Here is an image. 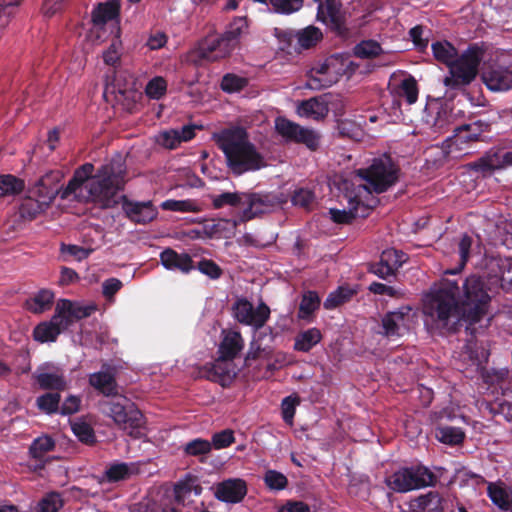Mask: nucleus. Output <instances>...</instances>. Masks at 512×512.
Returning a JSON list of instances; mask_svg holds the SVG:
<instances>
[{"mask_svg":"<svg viewBox=\"0 0 512 512\" xmlns=\"http://www.w3.org/2000/svg\"><path fill=\"white\" fill-rule=\"evenodd\" d=\"M280 204L281 200L275 193H245L243 209L239 213L238 219L234 220V225L249 221L260 214L269 213Z\"/></svg>","mask_w":512,"mask_h":512,"instance_id":"2eb2a0df","label":"nucleus"},{"mask_svg":"<svg viewBox=\"0 0 512 512\" xmlns=\"http://www.w3.org/2000/svg\"><path fill=\"white\" fill-rule=\"evenodd\" d=\"M409 314L410 308L387 313L382 318L381 334L387 338L401 337L409 328Z\"/></svg>","mask_w":512,"mask_h":512,"instance_id":"4be33fe9","label":"nucleus"},{"mask_svg":"<svg viewBox=\"0 0 512 512\" xmlns=\"http://www.w3.org/2000/svg\"><path fill=\"white\" fill-rule=\"evenodd\" d=\"M212 450V444L210 441L196 438L188 443H186L183 447V452L188 456H202L210 453Z\"/></svg>","mask_w":512,"mask_h":512,"instance_id":"6e6d98bb","label":"nucleus"},{"mask_svg":"<svg viewBox=\"0 0 512 512\" xmlns=\"http://www.w3.org/2000/svg\"><path fill=\"white\" fill-rule=\"evenodd\" d=\"M54 293L48 289H41L25 302L27 310L34 314H41L48 311L53 304Z\"/></svg>","mask_w":512,"mask_h":512,"instance_id":"f704fd0d","label":"nucleus"},{"mask_svg":"<svg viewBox=\"0 0 512 512\" xmlns=\"http://www.w3.org/2000/svg\"><path fill=\"white\" fill-rule=\"evenodd\" d=\"M431 47L435 59L449 69L443 81L448 89H463L476 78L481 61L476 49L469 48L458 56L456 48L448 41L434 42Z\"/></svg>","mask_w":512,"mask_h":512,"instance_id":"20e7f679","label":"nucleus"},{"mask_svg":"<svg viewBox=\"0 0 512 512\" xmlns=\"http://www.w3.org/2000/svg\"><path fill=\"white\" fill-rule=\"evenodd\" d=\"M134 466L128 463H113L105 471L107 480L117 482L128 478L133 472Z\"/></svg>","mask_w":512,"mask_h":512,"instance_id":"603ef678","label":"nucleus"},{"mask_svg":"<svg viewBox=\"0 0 512 512\" xmlns=\"http://www.w3.org/2000/svg\"><path fill=\"white\" fill-rule=\"evenodd\" d=\"M412 507L417 512H445L449 502L443 500L437 492L430 491L414 499Z\"/></svg>","mask_w":512,"mask_h":512,"instance_id":"473e14b6","label":"nucleus"},{"mask_svg":"<svg viewBox=\"0 0 512 512\" xmlns=\"http://www.w3.org/2000/svg\"><path fill=\"white\" fill-rule=\"evenodd\" d=\"M436 438L448 445H457L464 439V433L460 428L451 426H439L435 430Z\"/></svg>","mask_w":512,"mask_h":512,"instance_id":"37998d69","label":"nucleus"},{"mask_svg":"<svg viewBox=\"0 0 512 512\" xmlns=\"http://www.w3.org/2000/svg\"><path fill=\"white\" fill-rule=\"evenodd\" d=\"M234 50L223 34H214L202 39L192 53L201 60L213 62L230 56Z\"/></svg>","mask_w":512,"mask_h":512,"instance_id":"a211bd4d","label":"nucleus"},{"mask_svg":"<svg viewBox=\"0 0 512 512\" xmlns=\"http://www.w3.org/2000/svg\"><path fill=\"white\" fill-rule=\"evenodd\" d=\"M320 306V297L314 291H307L303 294L299 307V318H309Z\"/></svg>","mask_w":512,"mask_h":512,"instance_id":"a18cd8bd","label":"nucleus"},{"mask_svg":"<svg viewBox=\"0 0 512 512\" xmlns=\"http://www.w3.org/2000/svg\"><path fill=\"white\" fill-rule=\"evenodd\" d=\"M55 447V441L48 435H42L33 440L30 445L29 453L33 459L40 460L44 455L52 451Z\"/></svg>","mask_w":512,"mask_h":512,"instance_id":"79ce46f5","label":"nucleus"},{"mask_svg":"<svg viewBox=\"0 0 512 512\" xmlns=\"http://www.w3.org/2000/svg\"><path fill=\"white\" fill-rule=\"evenodd\" d=\"M94 166L85 163L74 172L65 188L58 183L61 175L50 171L37 180L31 189V195L48 207L57 195L62 199L73 198L78 201H91L102 207H111L117 203L116 197L125 184L126 166L120 155L103 164L95 174Z\"/></svg>","mask_w":512,"mask_h":512,"instance_id":"f03ea898","label":"nucleus"},{"mask_svg":"<svg viewBox=\"0 0 512 512\" xmlns=\"http://www.w3.org/2000/svg\"><path fill=\"white\" fill-rule=\"evenodd\" d=\"M202 490L203 488L193 476L186 475L174 486L175 501L184 507H189L193 502L191 497L201 495Z\"/></svg>","mask_w":512,"mask_h":512,"instance_id":"2f4dec72","label":"nucleus"},{"mask_svg":"<svg viewBox=\"0 0 512 512\" xmlns=\"http://www.w3.org/2000/svg\"><path fill=\"white\" fill-rule=\"evenodd\" d=\"M435 481L433 472L423 465L401 468L385 478L388 488L398 493L432 486Z\"/></svg>","mask_w":512,"mask_h":512,"instance_id":"9b49d317","label":"nucleus"},{"mask_svg":"<svg viewBox=\"0 0 512 512\" xmlns=\"http://www.w3.org/2000/svg\"><path fill=\"white\" fill-rule=\"evenodd\" d=\"M247 494V485L243 479L230 478L215 486L214 496L221 502L239 503Z\"/></svg>","mask_w":512,"mask_h":512,"instance_id":"412c9836","label":"nucleus"},{"mask_svg":"<svg viewBox=\"0 0 512 512\" xmlns=\"http://www.w3.org/2000/svg\"><path fill=\"white\" fill-rule=\"evenodd\" d=\"M328 113V101L324 95L303 100L297 106V114L300 117L315 121L324 119Z\"/></svg>","mask_w":512,"mask_h":512,"instance_id":"cd10ccee","label":"nucleus"},{"mask_svg":"<svg viewBox=\"0 0 512 512\" xmlns=\"http://www.w3.org/2000/svg\"><path fill=\"white\" fill-rule=\"evenodd\" d=\"M380 260L391 268L392 273L395 275V272L400 268L406 261L407 255L394 248L386 249L382 252L380 256Z\"/></svg>","mask_w":512,"mask_h":512,"instance_id":"8fccbe9b","label":"nucleus"},{"mask_svg":"<svg viewBox=\"0 0 512 512\" xmlns=\"http://www.w3.org/2000/svg\"><path fill=\"white\" fill-rule=\"evenodd\" d=\"M245 193L240 192H225L219 194L213 198V206L214 208H221L225 205H229L232 207H243Z\"/></svg>","mask_w":512,"mask_h":512,"instance_id":"864d4df0","label":"nucleus"},{"mask_svg":"<svg viewBox=\"0 0 512 512\" xmlns=\"http://www.w3.org/2000/svg\"><path fill=\"white\" fill-rule=\"evenodd\" d=\"M490 300L480 276H468L461 287L456 281L441 279L424 296L425 324L441 332H454L465 325L474 334L473 326L487 314Z\"/></svg>","mask_w":512,"mask_h":512,"instance_id":"f257e3e1","label":"nucleus"},{"mask_svg":"<svg viewBox=\"0 0 512 512\" xmlns=\"http://www.w3.org/2000/svg\"><path fill=\"white\" fill-rule=\"evenodd\" d=\"M162 266L169 271H178L188 274L195 269L191 256L187 253H178L172 248H166L160 253Z\"/></svg>","mask_w":512,"mask_h":512,"instance_id":"393cba45","label":"nucleus"},{"mask_svg":"<svg viewBox=\"0 0 512 512\" xmlns=\"http://www.w3.org/2000/svg\"><path fill=\"white\" fill-rule=\"evenodd\" d=\"M472 244H473V238L471 236L464 234L461 237L459 244H458V253L460 256L459 264L457 265V267H455L453 269L446 270L445 274L456 275L464 269L466 263L468 262V260L470 258Z\"/></svg>","mask_w":512,"mask_h":512,"instance_id":"58836bf2","label":"nucleus"},{"mask_svg":"<svg viewBox=\"0 0 512 512\" xmlns=\"http://www.w3.org/2000/svg\"><path fill=\"white\" fill-rule=\"evenodd\" d=\"M25 188L24 181L14 175H0V192L2 195H16Z\"/></svg>","mask_w":512,"mask_h":512,"instance_id":"09e8293b","label":"nucleus"},{"mask_svg":"<svg viewBox=\"0 0 512 512\" xmlns=\"http://www.w3.org/2000/svg\"><path fill=\"white\" fill-rule=\"evenodd\" d=\"M123 210L131 221L138 224H147L154 220L158 214L151 201H125L123 203Z\"/></svg>","mask_w":512,"mask_h":512,"instance_id":"bb28decb","label":"nucleus"},{"mask_svg":"<svg viewBox=\"0 0 512 512\" xmlns=\"http://www.w3.org/2000/svg\"><path fill=\"white\" fill-rule=\"evenodd\" d=\"M343 190L347 200V209H330L331 219L340 224L349 223L357 217H366L369 211L376 206L378 200L365 187L358 185L351 187L347 180L343 183Z\"/></svg>","mask_w":512,"mask_h":512,"instance_id":"6e6552de","label":"nucleus"},{"mask_svg":"<svg viewBox=\"0 0 512 512\" xmlns=\"http://www.w3.org/2000/svg\"><path fill=\"white\" fill-rule=\"evenodd\" d=\"M167 91V81L161 76H155L147 83L145 93L153 100L161 99Z\"/></svg>","mask_w":512,"mask_h":512,"instance_id":"4d7b16f0","label":"nucleus"},{"mask_svg":"<svg viewBox=\"0 0 512 512\" xmlns=\"http://www.w3.org/2000/svg\"><path fill=\"white\" fill-rule=\"evenodd\" d=\"M264 483L270 490L280 491L286 488L287 477L276 470H267L264 475Z\"/></svg>","mask_w":512,"mask_h":512,"instance_id":"bf43d9fd","label":"nucleus"},{"mask_svg":"<svg viewBox=\"0 0 512 512\" xmlns=\"http://www.w3.org/2000/svg\"><path fill=\"white\" fill-rule=\"evenodd\" d=\"M390 92L399 101L404 100L412 105L418 99V86L412 76H404L401 79L394 78L390 84Z\"/></svg>","mask_w":512,"mask_h":512,"instance_id":"c85d7f7f","label":"nucleus"},{"mask_svg":"<svg viewBox=\"0 0 512 512\" xmlns=\"http://www.w3.org/2000/svg\"><path fill=\"white\" fill-rule=\"evenodd\" d=\"M352 61L339 54L326 58L315 64L307 73L305 87L310 90H321L331 87L345 75Z\"/></svg>","mask_w":512,"mask_h":512,"instance_id":"1a4fd4ad","label":"nucleus"},{"mask_svg":"<svg viewBox=\"0 0 512 512\" xmlns=\"http://www.w3.org/2000/svg\"><path fill=\"white\" fill-rule=\"evenodd\" d=\"M490 412L494 415H501L508 422H512V403L505 399H497L488 404Z\"/></svg>","mask_w":512,"mask_h":512,"instance_id":"680f3d73","label":"nucleus"},{"mask_svg":"<svg viewBox=\"0 0 512 512\" xmlns=\"http://www.w3.org/2000/svg\"><path fill=\"white\" fill-rule=\"evenodd\" d=\"M245 345L244 339L239 331L227 329L222 331V339L218 347V354L226 359L234 360Z\"/></svg>","mask_w":512,"mask_h":512,"instance_id":"7c9ffc66","label":"nucleus"},{"mask_svg":"<svg viewBox=\"0 0 512 512\" xmlns=\"http://www.w3.org/2000/svg\"><path fill=\"white\" fill-rule=\"evenodd\" d=\"M71 429L81 442L89 444L94 441V431L88 423L80 420L74 421L71 423Z\"/></svg>","mask_w":512,"mask_h":512,"instance_id":"052dcab7","label":"nucleus"},{"mask_svg":"<svg viewBox=\"0 0 512 512\" xmlns=\"http://www.w3.org/2000/svg\"><path fill=\"white\" fill-rule=\"evenodd\" d=\"M119 0H106L100 2L92 10V22L94 28L101 29L105 24L111 23L114 33L113 39L107 50L103 52V60L105 64L116 66L122 55L123 47L120 39L119 28Z\"/></svg>","mask_w":512,"mask_h":512,"instance_id":"0eeeda50","label":"nucleus"},{"mask_svg":"<svg viewBox=\"0 0 512 512\" xmlns=\"http://www.w3.org/2000/svg\"><path fill=\"white\" fill-rule=\"evenodd\" d=\"M193 126H183L180 129H169L160 131L155 136V141L158 145L166 149H175L182 142L191 140L194 137Z\"/></svg>","mask_w":512,"mask_h":512,"instance_id":"c756f323","label":"nucleus"},{"mask_svg":"<svg viewBox=\"0 0 512 512\" xmlns=\"http://www.w3.org/2000/svg\"><path fill=\"white\" fill-rule=\"evenodd\" d=\"M55 310L63 320H66L67 327H69L75 320L90 316L96 307L62 299L57 302Z\"/></svg>","mask_w":512,"mask_h":512,"instance_id":"a878e982","label":"nucleus"},{"mask_svg":"<svg viewBox=\"0 0 512 512\" xmlns=\"http://www.w3.org/2000/svg\"><path fill=\"white\" fill-rule=\"evenodd\" d=\"M235 319L244 325L251 326L255 331L261 329L270 318V308L262 301L255 307L246 298L235 301L232 307Z\"/></svg>","mask_w":512,"mask_h":512,"instance_id":"dca6fc26","label":"nucleus"},{"mask_svg":"<svg viewBox=\"0 0 512 512\" xmlns=\"http://www.w3.org/2000/svg\"><path fill=\"white\" fill-rule=\"evenodd\" d=\"M89 383L96 390L106 396L116 394V383L114 376L109 371H99L89 376Z\"/></svg>","mask_w":512,"mask_h":512,"instance_id":"c9c22d12","label":"nucleus"},{"mask_svg":"<svg viewBox=\"0 0 512 512\" xmlns=\"http://www.w3.org/2000/svg\"><path fill=\"white\" fill-rule=\"evenodd\" d=\"M277 133L288 142L305 145L310 150H316L320 145V134L311 128L302 127L284 117L275 119Z\"/></svg>","mask_w":512,"mask_h":512,"instance_id":"ddd939ff","label":"nucleus"},{"mask_svg":"<svg viewBox=\"0 0 512 512\" xmlns=\"http://www.w3.org/2000/svg\"><path fill=\"white\" fill-rule=\"evenodd\" d=\"M218 147L223 151L228 167L236 175L256 171L265 166L263 156L249 141L242 127H230L213 134Z\"/></svg>","mask_w":512,"mask_h":512,"instance_id":"7ed1b4c3","label":"nucleus"},{"mask_svg":"<svg viewBox=\"0 0 512 512\" xmlns=\"http://www.w3.org/2000/svg\"><path fill=\"white\" fill-rule=\"evenodd\" d=\"M248 85L247 78L233 73H227L221 81V89L227 93H235Z\"/></svg>","mask_w":512,"mask_h":512,"instance_id":"5fc2aeb1","label":"nucleus"},{"mask_svg":"<svg viewBox=\"0 0 512 512\" xmlns=\"http://www.w3.org/2000/svg\"><path fill=\"white\" fill-rule=\"evenodd\" d=\"M512 167V142L500 144L487 151L481 158L469 164V168L483 175H490L495 170Z\"/></svg>","mask_w":512,"mask_h":512,"instance_id":"4468645a","label":"nucleus"},{"mask_svg":"<svg viewBox=\"0 0 512 512\" xmlns=\"http://www.w3.org/2000/svg\"><path fill=\"white\" fill-rule=\"evenodd\" d=\"M314 199V194L304 188L296 190L291 198L293 205L300 207H308Z\"/></svg>","mask_w":512,"mask_h":512,"instance_id":"774afa93","label":"nucleus"},{"mask_svg":"<svg viewBox=\"0 0 512 512\" xmlns=\"http://www.w3.org/2000/svg\"><path fill=\"white\" fill-rule=\"evenodd\" d=\"M61 396L59 393H45L36 399V406L46 414H53L60 409Z\"/></svg>","mask_w":512,"mask_h":512,"instance_id":"3c124183","label":"nucleus"},{"mask_svg":"<svg viewBox=\"0 0 512 512\" xmlns=\"http://www.w3.org/2000/svg\"><path fill=\"white\" fill-rule=\"evenodd\" d=\"M63 506V501L59 493L50 492L46 494L37 505L38 512H58Z\"/></svg>","mask_w":512,"mask_h":512,"instance_id":"13d9d810","label":"nucleus"},{"mask_svg":"<svg viewBox=\"0 0 512 512\" xmlns=\"http://www.w3.org/2000/svg\"><path fill=\"white\" fill-rule=\"evenodd\" d=\"M484 268L491 284H498L503 290L512 291V257L485 256Z\"/></svg>","mask_w":512,"mask_h":512,"instance_id":"6ab92c4d","label":"nucleus"},{"mask_svg":"<svg viewBox=\"0 0 512 512\" xmlns=\"http://www.w3.org/2000/svg\"><path fill=\"white\" fill-rule=\"evenodd\" d=\"M161 208L166 211L173 212H199L200 205L197 201L192 199L185 200H175V199H167L161 203Z\"/></svg>","mask_w":512,"mask_h":512,"instance_id":"a19ab883","label":"nucleus"},{"mask_svg":"<svg viewBox=\"0 0 512 512\" xmlns=\"http://www.w3.org/2000/svg\"><path fill=\"white\" fill-rule=\"evenodd\" d=\"M103 411L122 429L136 435V430L143 424V415L136 405L123 395H112L102 403Z\"/></svg>","mask_w":512,"mask_h":512,"instance_id":"9d476101","label":"nucleus"},{"mask_svg":"<svg viewBox=\"0 0 512 512\" xmlns=\"http://www.w3.org/2000/svg\"><path fill=\"white\" fill-rule=\"evenodd\" d=\"M67 322L55 311L49 321L39 323L33 330L34 340L40 343L55 342L62 331L66 330Z\"/></svg>","mask_w":512,"mask_h":512,"instance_id":"b1692460","label":"nucleus"},{"mask_svg":"<svg viewBox=\"0 0 512 512\" xmlns=\"http://www.w3.org/2000/svg\"><path fill=\"white\" fill-rule=\"evenodd\" d=\"M34 378L43 390L63 391L67 387L64 371L54 364L41 365L34 373Z\"/></svg>","mask_w":512,"mask_h":512,"instance_id":"aec40b11","label":"nucleus"},{"mask_svg":"<svg viewBox=\"0 0 512 512\" xmlns=\"http://www.w3.org/2000/svg\"><path fill=\"white\" fill-rule=\"evenodd\" d=\"M398 168L389 156L373 159L367 169L356 171L353 179L348 181L351 187L362 185L372 195L382 193L392 187L398 180Z\"/></svg>","mask_w":512,"mask_h":512,"instance_id":"423d86ee","label":"nucleus"},{"mask_svg":"<svg viewBox=\"0 0 512 512\" xmlns=\"http://www.w3.org/2000/svg\"><path fill=\"white\" fill-rule=\"evenodd\" d=\"M481 78L486 87L493 92H505L512 89V49L502 52L495 61L485 67Z\"/></svg>","mask_w":512,"mask_h":512,"instance_id":"f8f14e48","label":"nucleus"},{"mask_svg":"<svg viewBox=\"0 0 512 512\" xmlns=\"http://www.w3.org/2000/svg\"><path fill=\"white\" fill-rule=\"evenodd\" d=\"M353 52L359 58L369 59L382 54L383 49L375 40H363L354 47Z\"/></svg>","mask_w":512,"mask_h":512,"instance_id":"49530a36","label":"nucleus"},{"mask_svg":"<svg viewBox=\"0 0 512 512\" xmlns=\"http://www.w3.org/2000/svg\"><path fill=\"white\" fill-rule=\"evenodd\" d=\"M205 376L213 382L226 386L236 376V366L232 359L219 355L215 361L207 364Z\"/></svg>","mask_w":512,"mask_h":512,"instance_id":"5701e85b","label":"nucleus"},{"mask_svg":"<svg viewBox=\"0 0 512 512\" xmlns=\"http://www.w3.org/2000/svg\"><path fill=\"white\" fill-rule=\"evenodd\" d=\"M321 339L322 334L318 328H309L296 336L294 349L300 352H309Z\"/></svg>","mask_w":512,"mask_h":512,"instance_id":"e433bc0d","label":"nucleus"},{"mask_svg":"<svg viewBox=\"0 0 512 512\" xmlns=\"http://www.w3.org/2000/svg\"><path fill=\"white\" fill-rule=\"evenodd\" d=\"M487 126V124L477 121L455 128L453 136L447 139L442 146H433L426 150V164L439 167L450 158L455 159L471 154L473 151L470 144L481 139L483 128H487Z\"/></svg>","mask_w":512,"mask_h":512,"instance_id":"39448f33","label":"nucleus"},{"mask_svg":"<svg viewBox=\"0 0 512 512\" xmlns=\"http://www.w3.org/2000/svg\"><path fill=\"white\" fill-rule=\"evenodd\" d=\"M249 34V23L246 17L233 18L225 28L223 35L236 49L240 41Z\"/></svg>","mask_w":512,"mask_h":512,"instance_id":"72a5a7b5","label":"nucleus"},{"mask_svg":"<svg viewBox=\"0 0 512 512\" xmlns=\"http://www.w3.org/2000/svg\"><path fill=\"white\" fill-rule=\"evenodd\" d=\"M488 496L492 503L501 510L508 511L511 508L510 493L504 487L490 483L488 485Z\"/></svg>","mask_w":512,"mask_h":512,"instance_id":"ea45409f","label":"nucleus"},{"mask_svg":"<svg viewBox=\"0 0 512 512\" xmlns=\"http://www.w3.org/2000/svg\"><path fill=\"white\" fill-rule=\"evenodd\" d=\"M195 269H198L202 274L208 276L211 279H218L221 274V268L212 260L203 259L201 260Z\"/></svg>","mask_w":512,"mask_h":512,"instance_id":"0e129e2a","label":"nucleus"},{"mask_svg":"<svg viewBox=\"0 0 512 512\" xmlns=\"http://www.w3.org/2000/svg\"><path fill=\"white\" fill-rule=\"evenodd\" d=\"M317 3V19L338 35L345 37L348 29L345 25V13L340 0H314Z\"/></svg>","mask_w":512,"mask_h":512,"instance_id":"f3484780","label":"nucleus"},{"mask_svg":"<svg viewBox=\"0 0 512 512\" xmlns=\"http://www.w3.org/2000/svg\"><path fill=\"white\" fill-rule=\"evenodd\" d=\"M296 37L301 48L309 49L321 40L322 32L317 27L308 26L298 31Z\"/></svg>","mask_w":512,"mask_h":512,"instance_id":"de8ad7c7","label":"nucleus"},{"mask_svg":"<svg viewBox=\"0 0 512 512\" xmlns=\"http://www.w3.org/2000/svg\"><path fill=\"white\" fill-rule=\"evenodd\" d=\"M265 335L266 334H264L263 332H258L254 334L246 354V360H255L259 358L262 353H267L266 348H262L260 344V340Z\"/></svg>","mask_w":512,"mask_h":512,"instance_id":"338daca9","label":"nucleus"},{"mask_svg":"<svg viewBox=\"0 0 512 512\" xmlns=\"http://www.w3.org/2000/svg\"><path fill=\"white\" fill-rule=\"evenodd\" d=\"M234 440L233 431L225 429L213 435L211 444L215 449H223L230 446Z\"/></svg>","mask_w":512,"mask_h":512,"instance_id":"69168bd1","label":"nucleus"},{"mask_svg":"<svg viewBox=\"0 0 512 512\" xmlns=\"http://www.w3.org/2000/svg\"><path fill=\"white\" fill-rule=\"evenodd\" d=\"M297 404L298 399L292 396L285 397L281 403L282 418L290 426L293 425Z\"/></svg>","mask_w":512,"mask_h":512,"instance_id":"e2e57ef3","label":"nucleus"},{"mask_svg":"<svg viewBox=\"0 0 512 512\" xmlns=\"http://www.w3.org/2000/svg\"><path fill=\"white\" fill-rule=\"evenodd\" d=\"M46 208L39 199L32 195L22 200L18 212L23 220H32Z\"/></svg>","mask_w":512,"mask_h":512,"instance_id":"4c0bfd02","label":"nucleus"},{"mask_svg":"<svg viewBox=\"0 0 512 512\" xmlns=\"http://www.w3.org/2000/svg\"><path fill=\"white\" fill-rule=\"evenodd\" d=\"M354 293H355V290H353L349 287L340 286L335 291L331 292L327 296L326 300L324 301L323 306L325 309H328V310L335 309L339 305L350 300V298L354 295Z\"/></svg>","mask_w":512,"mask_h":512,"instance_id":"c03bdc74","label":"nucleus"}]
</instances>
